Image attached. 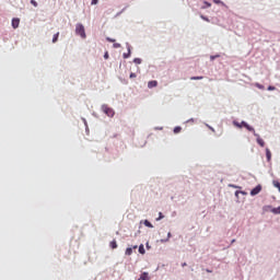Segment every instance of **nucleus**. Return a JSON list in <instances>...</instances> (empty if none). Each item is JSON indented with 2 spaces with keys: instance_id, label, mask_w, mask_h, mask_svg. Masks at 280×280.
I'll use <instances>...</instances> for the list:
<instances>
[{
  "instance_id": "nucleus-43",
  "label": "nucleus",
  "mask_w": 280,
  "mask_h": 280,
  "mask_svg": "<svg viewBox=\"0 0 280 280\" xmlns=\"http://www.w3.org/2000/svg\"><path fill=\"white\" fill-rule=\"evenodd\" d=\"M190 122H194V118H190L186 121V124H190Z\"/></svg>"
},
{
  "instance_id": "nucleus-18",
  "label": "nucleus",
  "mask_w": 280,
  "mask_h": 280,
  "mask_svg": "<svg viewBox=\"0 0 280 280\" xmlns=\"http://www.w3.org/2000/svg\"><path fill=\"white\" fill-rule=\"evenodd\" d=\"M271 212H273L275 215H280V206L277 207V208H273V209L271 210Z\"/></svg>"
},
{
  "instance_id": "nucleus-23",
  "label": "nucleus",
  "mask_w": 280,
  "mask_h": 280,
  "mask_svg": "<svg viewBox=\"0 0 280 280\" xmlns=\"http://www.w3.org/2000/svg\"><path fill=\"white\" fill-rule=\"evenodd\" d=\"M133 62H135V65H141V62H143V60L141 58H135Z\"/></svg>"
},
{
  "instance_id": "nucleus-42",
  "label": "nucleus",
  "mask_w": 280,
  "mask_h": 280,
  "mask_svg": "<svg viewBox=\"0 0 280 280\" xmlns=\"http://www.w3.org/2000/svg\"><path fill=\"white\" fill-rule=\"evenodd\" d=\"M104 58H105V60H108V51H106V52L104 54Z\"/></svg>"
},
{
  "instance_id": "nucleus-44",
  "label": "nucleus",
  "mask_w": 280,
  "mask_h": 280,
  "mask_svg": "<svg viewBox=\"0 0 280 280\" xmlns=\"http://www.w3.org/2000/svg\"><path fill=\"white\" fill-rule=\"evenodd\" d=\"M155 130H163V127H156Z\"/></svg>"
},
{
  "instance_id": "nucleus-25",
  "label": "nucleus",
  "mask_w": 280,
  "mask_h": 280,
  "mask_svg": "<svg viewBox=\"0 0 280 280\" xmlns=\"http://www.w3.org/2000/svg\"><path fill=\"white\" fill-rule=\"evenodd\" d=\"M215 58H220V54L211 55V56H210L211 62H213V60H215Z\"/></svg>"
},
{
  "instance_id": "nucleus-16",
  "label": "nucleus",
  "mask_w": 280,
  "mask_h": 280,
  "mask_svg": "<svg viewBox=\"0 0 280 280\" xmlns=\"http://www.w3.org/2000/svg\"><path fill=\"white\" fill-rule=\"evenodd\" d=\"M109 246L113 250H115V248H117V241L116 240H113L110 243H109Z\"/></svg>"
},
{
  "instance_id": "nucleus-32",
  "label": "nucleus",
  "mask_w": 280,
  "mask_h": 280,
  "mask_svg": "<svg viewBox=\"0 0 280 280\" xmlns=\"http://www.w3.org/2000/svg\"><path fill=\"white\" fill-rule=\"evenodd\" d=\"M127 8H128V7H125L121 11H119V12L116 14V16H120L122 12H126V9H127Z\"/></svg>"
},
{
  "instance_id": "nucleus-29",
  "label": "nucleus",
  "mask_w": 280,
  "mask_h": 280,
  "mask_svg": "<svg viewBox=\"0 0 280 280\" xmlns=\"http://www.w3.org/2000/svg\"><path fill=\"white\" fill-rule=\"evenodd\" d=\"M113 47H114V49H119V47H121V44H119V43H114V44H113Z\"/></svg>"
},
{
  "instance_id": "nucleus-14",
  "label": "nucleus",
  "mask_w": 280,
  "mask_h": 280,
  "mask_svg": "<svg viewBox=\"0 0 280 280\" xmlns=\"http://www.w3.org/2000/svg\"><path fill=\"white\" fill-rule=\"evenodd\" d=\"M144 226H147L148 229H154V225L149 221V220H144L143 221Z\"/></svg>"
},
{
  "instance_id": "nucleus-34",
  "label": "nucleus",
  "mask_w": 280,
  "mask_h": 280,
  "mask_svg": "<svg viewBox=\"0 0 280 280\" xmlns=\"http://www.w3.org/2000/svg\"><path fill=\"white\" fill-rule=\"evenodd\" d=\"M229 187H232L233 189H240V186H236L234 184H230Z\"/></svg>"
},
{
  "instance_id": "nucleus-38",
  "label": "nucleus",
  "mask_w": 280,
  "mask_h": 280,
  "mask_svg": "<svg viewBox=\"0 0 280 280\" xmlns=\"http://www.w3.org/2000/svg\"><path fill=\"white\" fill-rule=\"evenodd\" d=\"M206 126H207V128H209V130H211L212 132H215V129L213 127H211L209 125H206Z\"/></svg>"
},
{
  "instance_id": "nucleus-4",
  "label": "nucleus",
  "mask_w": 280,
  "mask_h": 280,
  "mask_svg": "<svg viewBox=\"0 0 280 280\" xmlns=\"http://www.w3.org/2000/svg\"><path fill=\"white\" fill-rule=\"evenodd\" d=\"M254 137H256V141L258 145H260V148L266 147V142L264 141V139H261V136H259V133H254Z\"/></svg>"
},
{
  "instance_id": "nucleus-21",
  "label": "nucleus",
  "mask_w": 280,
  "mask_h": 280,
  "mask_svg": "<svg viewBox=\"0 0 280 280\" xmlns=\"http://www.w3.org/2000/svg\"><path fill=\"white\" fill-rule=\"evenodd\" d=\"M200 19H202V21H206L207 23H211V20H209V18L207 15H200Z\"/></svg>"
},
{
  "instance_id": "nucleus-24",
  "label": "nucleus",
  "mask_w": 280,
  "mask_h": 280,
  "mask_svg": "<svg viewBox=\"0 0 280 280\" xmlns=\"http://www.w3.org/2000/svg\"><path fill=\"white\" fill-rule=\"evenodd\" d=\"M163 218H165V215L163 214V212H159V218H156V222H160V220H163Z\"/></svg>"
},
{
  "instance_id": "nucleus-46",
  "label": "nucleus",
  "mask_w": 280,
  "mask_h": 280,
  "mask_svg": "<svg viewBox=\"0 0 280 280\" xmlns=\"http://www.w3.org/2000/svg\"><path fill=\"white\" fill-rule=\"evenodd\" d=\"M185 266H187V262H183L182 264V267L185 268Z\"/></svg>"
},
{
  "instance_id": "nucleus-6",
  "label": "nucleus",
  "mask_w": 280,
  "mask_h": 280,
  "mask_svg": "<svg viewBox=\"0 0 280 280\" xmlns=\"http://www.w3.org/2000/svg\"><path fill=\"white\" fill-rule=\"evenodd\" d=\"M20 24H21V19H19V18L12 19L11 25H12L13 30H18Z\"/></svg>"
},
{
  "instance_id": "nucleus-37",
  "label": "nucleus",
  "mask_w": 280,
  "mask_h": 280,
  "mask_svg": "<svg viewBox=\"0 0 280 280\" xmlns=\"http://www.w3.org/2000/svg\"><path fill=\"white\" fill-rule=\"evenodd\" d=\"M129 78H130V79H132V78H137V73L131 72V73L129 74Z\"/></svg>"
},
{
  "instance_id": "nucleus-41",
  "label": "nucleus",
  "mask_w": 280,
  "mask_h": 280,
  "mask_svg": "<svg viewBox=\"0 0 280 280\" xmlns=\"http://www.w3.org/2000/svg\"><path fill=\"white\" fill-rule=\"evenodd\" d=\"M245 126H246V121L243 120V121L241 122V128H245Z\"/></svg>"
},
{
  "instance_id": "nucleus-49",
  "label": "nucleus",
  "mask_w": 280,
  "mask_h": 280,
  "mask_svg": "<svg viewBox=\"0 0 280 280\" xmlns=\"http://www.w3.org/2000/svg\"><path fill=\"white\" fill-rule=\"evenodd\" d=\"M85 130H86V132H89V127H88V129L85 128Z\"/></svg>"
},
{
  "instance_id": "nucleus-40",
  "label": "nucleus",
  "mask_w": 280,
  "mask_h": 280,
  "mask_svg": "<svg viewBox=\"0 0 280 280\" xmlns=\"http://www.w3.org/2000/svg\"><path fill=\"white\" fill-rule=\"evenodd\" d=\"M235 198H237V200H240V190L235 191Z\"/></svg>"
},
{
  "instance_id": "nucleus-33",
  "label": "nucleus",
  "mask_w": 280,
  "mask_h": 280,
  "mask_svg": "<svg viewBox=\"0 0 280 280\" xmlns=\"http://www.w3.org/2000/svg\"><path fill=\"white\" fill-rule=\"evenodd\" d=\"M97 3H100V0H92V1H91V4H92V5H97Z\"/></svg>"
},
{
  "instance_id": "nucleus-36",
  "label": "nucleus",
  "mask_w": 280,
  "mask_h": 280,
  "mask_svg": "<svg viewBox=\"0 0 280 280\" xmlns=\"http://www.w3.org/2000/svg\"><path fill=\"white\" fill-rule=\"evenodd\" d=\"M107 43H115V39L110 38V37H106Z\"/></svg>"
},
{
  "instance_id": "nucleus-15",
  "label": "nucleus",
  "mask_w": 280,
  "mask_h": 280,
  "mask_svg": "<svg viewBox=\"0 0 280 280\" xmlns=\"http://www.w3.org/2000/svg\"><path fill=\"white\" fill-rule=\"evenodd\" d=\"M203 4L205 5L201 7V10H207V8H211V2H209L207 0L203 1Z\"/></svg>"
},
{
  "instance_id": "nucleus-7",
  "label": "nucleus",
  "mask_w": 280,
  "mask_h": 280,
  "mask_svg": "<svg viewBox=\"0 0 280 280\" xmlns=\"http://www.w3.org/2000/svg\"><path fill=\"white\" fill-rule=\"evenodd\" d=\"M137 248H139V246H137V245H133L132 247H127L125 250V255L130 257V255H132V250H137Z\"/></svg>"
},
{
  "instance_id": "nucleus-47",
  "label": "nucleus",
  "mask_w": 280,
  "mask_h": 280,
  "mask_svg": "<svg viewBox=\"0 0 280 280\" xmlns=\"http://www.w3.org/2000/svg\"><path fill=\"white\" fill-rule=\"evenodd\" d=\"M206 272H213V270H211V269H206Z\"/></svg>"
},
{
  "instance_id": "nucleus-39",
  "label": "nucleus",
  "mask_w": 280,
  "mask_h": 280,
  "mask_svg": "<svg viewBox=\"0 0 280 280\" xmlns=\"http://www.w3.org/2000/svg\"><path fill=\"white\" fill-rule=\"evenodd\" d=\"M240 194H241L242 196H248V192H246V191H244V190H240Z\"/></svg>"
},
{
  "instance_id": "nucleus-28",
  "label": "nucleus",
  "mask_w": 280,
  "mask_h": 280,
  "mask_svg": "<svg viewBox=\"0 0 280 280\" xmlns=\"http://www.w3.org/2000/svg\"><path fill=\"white\" fill-rule=\"evenodd\" d=\"M84 126H85V129L89 130V122H86V118H81Z\"/></svg>"
},
{
  "instance_id": "nucleus-8",
  "label": "nucleus",
  "mask_w": 280,
  "mask_h": 280,
  "mask_svg": "<svg viewBox=\"0 0 280 280\" xmlns=\"http://www.w3.org/2000/svg\"><path fill=\"white\" fill-rule=\"evenodd\" d=\"M154 86H159V82L156 80L148 82V89H154Z\"/></svg>"
},
{
  "instance_id": "nucleus-27",
  "label": "nucleus",
  "mask_w": 280,
  "mask_h": 280,
  "mask_svg": "<svg viewBox=\"0 0 280 280\" xmlns=\"http://www.w3.org/2000/svg\"><path fill=\"white\" fill-rule=\"evenodd\" d=\"M31 5H34V8H38V2L36 0H31Z\"/></svg>"
},
{
  "instance_id": "nucleus-31",
  "label": "nucleus",
  "mask_w": 280,
  "mask_h": 280,
  "mask_svg": "<svg viewBox=\"0 0 280 280\" xmlns=\"http://www.w3.org/2000/svg\"><path fill=\"white\" fill-rule=\"evenodd\" d=\"M213 3H217L218 5H224V3L222 2V0H213Z\"/></svg>"
},
{
  "instance_id": "nucleus-2",
  "label": "nucleus",
  "mask_w": 280,
  "mask_h": 280,
  "mask_svg": "<svg viewBox=\"0 0 280 280\" xmlns=\"http://www.w3.org/2000/svg\"><path fill=\"white\" fill-rule=\"evenodd\" d=\"M102 110L107 115V117H115V109L108 107V105L103 104L102 105Z\"/></svg>"
},
{
  "instance_id": "nucleus-5",
  "label": "nucleus",
  "mask_w": 280,
  "mask_h": 280,
  "mask_svg": "<svg viewBox=\"0 0 280 280\" xmlns=\"http://www.w3.org/2000/svg\"><path fill=\"white\" fill-rule=\"evenodd\" d=\"M261 191V184H258L250 190V196H257Z\"/></svg>"
},
{
  "instance_id": "nucleus-3",
  "label": "nucleus",
  "mask_w": 280,
  "mask_h": 280,
  "mask_svg": "<svg viewBox=\"0 0 280 280\" xmlns=\"http://www.w3.org/2000/svg\"><path fill=\"white\" fill-rule=\"evenodd\" d=\"M126 47H127V52L122 54V58L125 59L130 58V56L132 55V46H130V43H126Z\"/></svg>"
},
{
  "instance_id": "nucleus-12",
  "label": "nucleus",
  "mask_w": 280,
  "mask_h": 280,
  "mask_svg": "<svg viewBox=\"0 0 280 280\" xmlns=\"http://www.w3.org/2000/svg\"><path fill=\"white\" fill-rule=\"evenodd\" d=\"M171 237H172V232H168L166 238H161L160 240L161 244H165V243L170 242Z\"/></svg>"
},
{
  "instance_id": "nucleus-17",
  "label": "nucleus",
  "mask_w": 280,
  "mask_h": 280,
  "mask_svg": "<svg viewBox=\"0 0 280 280\" xmlns=\"http://www.w3.org/2000/svg\"><path fill=\"white\" fill-rule=\"evenodd\" d=\"M180 130H183V127L176 126V127L173 129V132H174V135H178V132H180Z\"/></svg>"
},
{
  "instance_id": "nucleus-13",
  "label": "nucleus",
  "mask_w": 280,
  "mask_h": 280,
  "mask_svg": "<svg viewBox=\"0 0 280 280\" xmlns=\"http://www.w3.org/2000/svg\"><path fill=\"white\" fill-rule=\"evenodd\" d=\"M138 253H140V255H145V247L143 246V244L139 245Z\"/></svg>"
},
{
  "instance_id": "nucleus-48",
  "label": "nucleus",
  "mask_w": 280,
  "mask_h": 280,
  "mask_svg": "<svg viewBox=\"0 0 280 280\" xmlns=\"http://www.w3.org/2000/svg\"><path fill=\"white\" fill-rule=\"evenodd\" d=\"M231 244H235V238L231 241Z\"/></svg>"
},
{
  "instance_id": "nucleus-26",
  "label": "nucleus",
  "mask_w": 280,
  "mask_h": 280,
  "mask_svg": "<svg viewBox=\"0 0 280 280\" xmlns=\"http://www.w3.org/2000/svg\"><path fill=\"white\" fill-rule=\"evenodd\" d=\"M233 126H235L236 128H242L241 122H238L237 120H233Z\"/></svg>"
},
{
  "instance_id": "nucleus-19",
  "label": "nucleus",
  "mask_w": 280,
  "mask_h": 280,
  "mask_svg": "<svg viewBox=\"0 0 280 280\" xmlns=\"http://www.w3.org/2000/svg\"><path fill=\"white\" fill-rule=\"evenodd\" d=\"M272 185H273V187H276V188L279 190V192H280V183H279V180H273V182H272Z\"/></svg>"
},
{
  "instance_id": "nucleus-22",
  "label": "nucleus",
  "mask_w": 280,
  "mask_h": 280,
  "mask_svg": "<svg viewBox=\"0 0 280 280\" xmlns=\"http://www.w3.org/2000/svg\"><path fill=\"white\" fill-rule=\"evenodd\" d=\"M58 36H60V33H56V34L52 36V43H58Z\"/></svg>"
},
{
  "instance_id": "nucleus-30",
  "label": "nucleus",
  "mask_w": 280,
  "mask_h": 280,
  "mask_svg": "<svg viewBox=\"0 0 280 280\" xmlns=\"http://www.w3.org/2000/svg\"><path fill=\"white\" fill-rule=\"evenodd\" d=\"M267 91H277V88L275 85H269L267 88Z\"/></svg>"
},
{
  "instance_id": "nucleus-9",
  "label": "nucleus",
  "mask_w": 280,
  "mask_h": 280,
  "mask_svg": "<svg viewBox=\"0 0 280 280\" xmlns=\"http://www.w3.org/2000/svg\"><path fill=\"white\" fill-rule=\"evenodd\" d=\"M266 159L267 162L270 163V161H272V152H270V149H266Z\"/></svg>"
},
{
  "instance_id": "nucleus-11",
  "label": "nucleus",
  "mask_w": 280,
  "mask_h": 280,
  "mask_svg": "<svg viewBox=\"0 0 280 280\" xmlns=\"http://www.w3.org/2000/svg\"><path fill=\"white\" fill-rule=\"evenodd\" d=\"M245 128H246V130H248V132H253V135L257 133L255 131V127L248 125V122L245 124Z\"/></svg>"
},
{
  "instance_id": "nucleus-10",
  "label": "nucleus",
  "mask_w": 280,
  "mask_h": 280,
  "mask_svg": "<svg viewBox=\"0 0 280 280\" xmlns=\"http://www.w3.org/2000/svg\"><path fill=\"white\" fill-rule=\"evenodd\" d=\"M141 280H150V273H148V271H143L141 275H140V278Z\"/></svg>"
},
{
  "instance_id": "nucleus-1",
  "label": "nucleus",
  "mask_w": 280,
  "mask_h": 280,
  "mask_svg": "<svg viewBox=\"0 0 280 280\" xmlns=\"http://www.w3.org/2000/svg\"><path fill=\"white\" fill-rule=\"evenodd\" d=\"M75 34L77 36H81V38H86V31L84 30V25L82 23H78L75 25Z\"/></svg>"
},
{
  "instance_id": "nucleus-45",
  "label": "nucleus",
  "mask_w": 280,
  "mask_h": 280,
  "mask_svg": "<svg viewBox=\"0 0 280 280\" xmlns=\"http://www.w3.org/2000/svg\"><path fill=\"white\" fill-rule=\"evenodd\" d=\"M148 249H150V243H145Z\"/></svg>"
},
{
  "instance_id": "nucleus-35",
  "label": "nucleus",
  "mask_w": 280,
  "mask_h": 280,
  "mask_svg": "<svg viewBox=\"0 0 280 280\" xmlns=\"http://www.w3.org/2000/svg\"><path fill=\"white\" fill-rule=\"evenodd\" d=\"M203 77H191L190 80H202Z\"/></svg>"
},
{
  "instance_id": "nucleus-20",
  "label": "nucleus",
  "mask_w": 280,
  "mask_h": 280,
  "mask_svg": "<svg viewBox=\"0 0 280 280\" xmlns=\"http://www.w3.org/2000/svg\"><path fill=\"white\" fill-rule=\"evenodd\" d=\"M255 86L260 91H264L266 89V86H264V84H260V83H255Z\"/></svg>"
}]
</instances>
